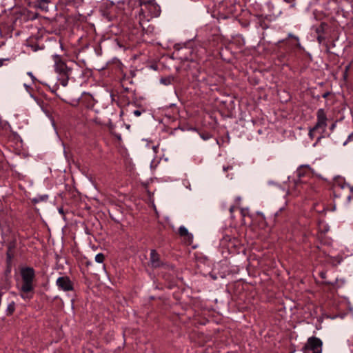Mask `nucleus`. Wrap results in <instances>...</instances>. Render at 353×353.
<instances>
[{
	"label": "nucleus",
	"instance_id": "15",
	"mask_svg": "<svg viewBox=\"0 0 353 353\" xmlns=\"http://www.w3.org/2000/svg\"><path fill=\"white\" fill-rule=\"evenodd\" d=\"M316 131H320L319 129H315V127L314 126L313 128H310V130H309V133H308V135L309 137H310V139H313L314 137V135H315V132Z\"/></svg>",
	"mask_w": 353,
	"mask_h": 353
},
{
	"label": "nucleus",
	"instance_id": "2",
	"mask_svg": "<svg viewBox=\"0 0 353 353\" xmlns=\"http://www.w3.org/2000/svg\"><path fill=\"white\" fill-rule=\"evenodd\" d=\"M21 276L23 284L21 291L23 293H28L34 290L33 281L35 277V272L32 268L26 267L21 270Z\"/></svg>",
	"mask_w": 353,
	"mask_h": 353
},
{
	"label": "nucleus",
	"instance_id": "22",
	"mask_svg": "<svg viewBox=\"0 0 353 353\" xmlns=\"http://www.w3.org/2000/svg\"><path fill=\"white\" fill-rule=\"evenodd\" d=\"M336 127V123H333L332 124V125L330 126V130H333Z\"/></svg>",
	"mask_w": 353,
	"mask_h": 353
},
{
	"label": "nucleus",
	"instance_id": "5",
	"mask_svg": "<svg viewBox=\"0 0 353 353\" xmlns=\"http://www.w3.org/2000/svg\"><path fill=\"white\" fill-rule=\"evenodd\" d=\"M316 123L314 125L315 129L320 130L319 133L322 134L325 131L327 127V115L324 109H319L316 112Z\"/></svg>",
	"mask_w": 353,
	"mask_h": 353
},
{
	"label": "nucleus",
	"instance_id": "31",
	"mask_svg": "<svg viewBox=\"0 0 353 353\" xmlns=\"http://www.w3.org/2000/svg\"><path fill=\"white\" fill-rule=\"evenodd\" d=\"M349 342L350 343L351 345H353V339H352L351 340H349Z\"/></svg>",
	"mask_w": 353,
	"mask_h": 353
},
{
	"label": "nucleus",
	"instance_id": "19",
	"mask_svg": "<svg viewBox=\"0 0 353 353\" xmlns=\"http://www.w3.org/2000/svg\"><path fill=\"white\" fill-rule=\"evenodd\" d=\"M133 114L134 116L136 117H139L141 114V111L139 110H136L133 112Z\"/></svg>",
	"mask_w": 353,
	"mask_h": 353
},
{
	"label": "nucleus",
	"instance_id": "7",
	"mask_svg": "<svg viewBox=\"0 0 353 353\" xmlns=\"http://www.w3.org/2000/svg\"><path fill=\"white\" fill-rule=\"evenodd\" d=\"M150 263L152 268H157L163 265L159 254L154 250L150 251Z\"/></svg>",
	"mask_w": 353,
	"mask_h": 353
},
{
	"label": "nucleus",
	"instance_id": "8",
	"mask_svg": "<svg viewBox=\"0 0 353 353\" xmlns=\"http://www.w3.org/2000/svg\"><path fill=\"white\" fill-rule=\"evenodd\" d=\"M310 174H315L314 170L309 165H301L296 170V175L299 178L309 175Z\"/></svg>",
	"mask_w": 353,
	"mask_h": 353
},
{
	"label": "nucleus",
	"instance_id": "9",
	"mask_svg": "<svg viewBox=\"0 0 353 353\" xmlns=\"http://www.w3.org/2000/svg\"><path fill=\"white\" fill-rule=\"evenodd\" d=\"M179 234L184 239L186 243L191 244L193 241V235L190 233L185 226H181L179 228Z\"/></svg>",
	"mask_w": 353,
	"mask_h": 353
},
{
	"label": "nucleus",
	"instance_id": "30",
	"mask_svg": "<svg viewBox=\"0 0 353 353\" xmlns=\"http://www.w3.org/2000/svg\"><path fill=\"white\" fill-rule=\"evenodd\" d=\"M153 150H154L155 152H157V146H153Z\"/></svg>",
	"mask_w": 353,
	"mask_h": 353
},
{
	"label": "nucleus",
	"instance_id": "4",
	"mask_svg": "<svg viewBox=\"0 0 353 353\" xmlns=\"http://www.w3.org/2000/svg\"><path fill=\"white\" fill-rule=\"evenodd\" d=\"M304 353H322V341L316 337L308 339L304 348Z\"/></svg>",
	"mask_w": 353,
	"mask_h": 353
},
{
	"label": "nucleus",
	"instance_id": "17",
	"mask_svg": "<svg viewBox=\"0 0 353 353\" xmlns=\"http://www.w3.org/2000/svg\"><path fill=\"white\" fill-rule=\"evenodd\" d=\"M14 310V303L12 302L8 305V311L9 314H12Z\"/></svg>",
	"mask_w": 353,
	"mask_h": 353
},
{
	"label": "nucleus",
	"instance_id": "29",
	"mask_svg": "<svg viewBox=\"0 0 353 353\" xmlns=\"http://www.w3.org/2000/svg\"><path fill=\"white\" fill-rule=\"evenodd\" d=\"M328 94H329V93H328V92L325 93V94L323 95V98H326V97H327V95H328Z\"/></svg>",
	"mask_w": 353,
	"mask_h": 353
},
{
	"label": "nucleus",
	"instance_id": "11",
	"mask_svg": "<svg viewBox=\"0 0 353 353\" xmlns=\"http://www.w3.org/2000/svg\"><path fill=\"white\" fill-rule=\"evenodd\" d=\"M49 2V0H38L37 4L40 8L46 9L47 8V5Z\"/></svg>",
	"mask_w": 353,
	"mask_h": 353
},
{
	"label": "nucleus",
	"instance_id": "24",
	"mask_svg": "<svg viewBox=\"0 0 353 353\" xmlns=\"http://www.w3.org/2000/svg\"><path fill=\"white\" fill-rule=\"evenodd\" d=\"M241 196H237V197H236V202H238V203H239V202H240V201H241Z\"/></svg>",
	"mask_w": 353,
	"mask_h": 353
},
{
	"label": "nucleus",
	"instance_id": "1",
	"mask_svg": "<svg viewBox=\"0 0 353 353\" xmlns=\"http://www.w3.org/2000/svg\"><path fill=\"white\" fill-rule=\"evenodd\" d=\"M140 6L139 23L144 28V19L145 21H149L150 19L159 17L161 9L159 5L154 1H141Z\"/></svg>",
	"mask_w": 353,
	"mask_h": 353
},
{
	"label": "nucleus",
	"instance_id": "14",
	"mask_svg": "<svg viewBox=\"0 0 353 353\" xmlns=\"http://www.w3.org/2000/svg\"><path fill=\"white\" fill-rule=\"evenodd\" d=\"M288 38H293L296 41H297V43H296V46L299 48H302L301 46V43L299 42V39L298 37L294 35L292 33H289L288 35Z\"/></svg>",
	"mask_w": 353,
	"mask_h": 353
},
{
	"label": "nucleus",
	"instance_id": "3",
	"mask_svg": "<svg viewBox=\"0 0 353 353\" xmlns=\"http://www.w3.org/2000/svg\"><path fill=\"white\" fill-rule=\"evenodd\" d=\"M55 58L54 70L60 76V83L65 87L68 85L69 78L72 74V69L63 61L59 60L58 56L56 55Z\"/></svg>",
	"mask_w": 353,
	"mask_h": 353
},
{
	"label": "nucleus",
	"instance_id": "18",
	"mask_svg": "<svg viewBox=\"0 0 353 353\" xmlns=\"http://www.w3.org/2000/svg\"><path fill=\"white\" fill-rule=\"evenodd\" d=\"M10 61L9 58L6 59H0V67L3 66L5 64L6 61Z\"/></svg>",
	"mask_w": 353,
	"mask_h": 353
},
{
	"label": "nucleus",
	"instance_id": "28",
	"mask_svg": "<svg viewBox=\"0 0 353 353\" xmlns=\"http://www.w3.org/2000/svg\"><path fill=\"white\" fill-rule=\"evenodd\" d=\"M287 3H293L295 0H284Z\"/></svg>",
	"mask_w": 353,
	"mask_h": 353
},
{
	"label": "nucleus",
	"instance_id": "23",
	"mask_svg": "<svg viewBox=\"0 0 353 353\" xmlns=\"http://www.w3.org/2000/svg\"><path fill=\"white\" fill-rule=\"evenodd\" d=\"M28 74L33 79H34V77L33 76L32 73L31 72H28Z\"/></svg>",
	"mask_w": 353,
	"mask_h": 353
},
{
	"label": "nucleus",
	"instance_id": "26",
	"mask_svg": "<svg viewBox=\"0 0 353 353\" xmlns=\"http://www.w3.org/2000/svg\"><path fill=\"white\" fill-rule=\"evenodd\" d=\"M352 138H353V134H350V135L348 136L347 141L351 140Z\"/></svg>",
	"mask_w": 353,
	"mask_h": 353
},
{
	"label": "nucleus",
	"instance_id": "6",
	"mask_svg": "<svg viewBox=\"0 0 353 353\" xmlns=\"http://www.w3.org/2000/svg\"><path fill=\"white\" fill-rule=\"evenodd\" d=\"M58 288L63 291H70L73 290V285L68 276L59 277L56 281Z\"/></svg>",
	"mask_w": 353,
	"mask_h": 353
},
{
	"label": "nucleus",
	"instance_id": "27",
	"mask_svg": "<svg viewBox=\"0 0 353 353\" xmlns=\"http://www.w3.org/2000/svg\"><path fill=\"white\" fill-rule=\"evenodd\" d=\"M59 212L61 214H63V210L62 208L59 209Z\"/></svg>",
	"mask_w": 353,
	"mask_h": 353
},
{
	"label": "nucleus",
	"instance_id": "21",
	"mask_svg": "<svg viewBox=\"0 0 353 353\" xmlns=\"http://www.w3.org/2000/svg\"><path fill=\"white\" fill-rule=\"evenodd\" d=\"M230 168H230V166H226V167H225V166H224V167L223 168V171H225H225H227L228 170H229V169H230Z\"/></svg>",
	"mask_w": 353,
	"mask_h": 353
},
{
	"label": "nucleus",
	"instance_id": "20",
	"mask_svg": "<svg viewBox=\"0 0 353 353\" xmlns=\"http://www.w3.org/2000/svg\"><path fill=\"white\" fill-rule=\"evenodd\" d=\"M323 39V37L321 34H319L317 37L318 41L321 43L322 42Z\"/></svg>",
	"mask_w": 353,
	"mask_h": 353
},
{
	"label": "nucleus",
	"instance_id": "25",
	"mask_svg": "<svg viewBox=\"0 0 353 353\" xmlns=\"http://www.w3.org/2000/svg\"><path fill=\"white\" fill-rule=\"evenodd\" d=\"M234 206H231V207L230 208V212L231 213H232V212H234Z\"/></svg>",
	"mask_w": 353,
	"mask_h": 353
},
{
	"label": "nucleus",
	"instance_id": "16",
	"mask_svg": "<svg viewBox=\"0 0 353 353\" xmlns=\"http://www.w3.org/2000/svg\"><path fill=\"white\" fill-rule=\"evenodd\" d=\"M327 25L325 23H322L319 27H318L316 30V32L318 33V34H320L321 33L323 32L324 30H325V27Z\"/></svg>",
	"mask_w": 353,
	"mask_h": 353
},
{
	"label": "nucleus",
	"instance_id": "10",
	"mask_svg": "<svg viewBox=\"0 0 353 353\" xmlns=\"http://www.w3.org/2000/svg\"><path fill=\"white\" fill-rule=\"evenodd\" d=\"M173 81H174V77L172 76H168V77L161 78L160 79V83L165 85H169L172 83Z\"/></svg>",
	"mask_w": 353,
	"mask_h": 353
},
{
	"label": "nucleus",
	"instance_id": "13",
	"mask_svg": "<svg viewBox=\"0 0 353 353\" xmlns=\"http://www.w3.org/2000/svg\"><path fill=\"white\" fill-rule=\"evenodd\" d=\"M105 256L103 254L99 253L95 256V261L97 263H103L104 261Z\"/></svg>",
	"mask_w": 353,
	"mask_h": 353
},
{
	"label": "nucleus",
	"instance_id": "12",
	"mask_svg": "<svg viewBox=\"0 0 353 353\" xmlns=\"http://www.w3.org/2000/svg\"><path fill=\"white\" fill-rule=\"evenodd\" d=\"M48 198V195L39 196H37L36 198H34L32 199V201L34 203H39V201L47 200Z\"/></svg>",
	"mask_w": 353,
	"mask_h": 353
}]
</instances>
